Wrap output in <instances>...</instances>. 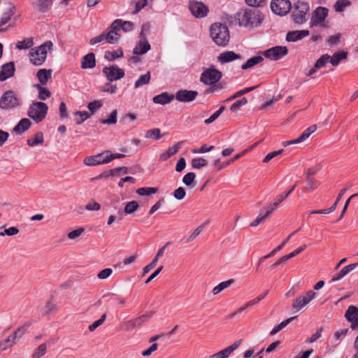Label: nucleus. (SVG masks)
<instances>
[{
    "label": "nucleus",
    "mask_w": 358,
    "mask_h": 358,
    "mask_svg": "<svg viewBox=\"0 0 358 358\" xmlns=\"http://www.w3.org/2000/svg\"><path fill=\"white\" fill-rule=\"evenodd\" d=\"M261 12L255 8H247L236 14V20L241 27H257L263 20Z\"/></svg>",
    "instance_id": "f257e3e1"
},
{
    "label": "nucleus",
    "mask_w": 358,
    "mask_h": 358,
    "mask_svg": "<svg viewBox=\"0 0 358 358\" xmlns=\"http://www.w3.org/2000/svg\"><path fill=\"white\" fill-rule=\"evenodd\" d=\"M210 37L219 46H226L230 38L228 27L222 23L215 22L210 26Z\"/></svg>",
    "instance_id": "f03ea898"
},
{
    "label": "nucleus",
    "mask_w": 358,
    "mask_h": 358,
    "mask_svg": "<svg viewBox=\"0 0 358 358\" xmlns=\"http://www.w3.org/2000/svg\"><path fill=\"white\" fill-rule=\"evenodd\" d=\"M52 47V43L48 41L38 47L31 48L29 52L31 63L35 66L42 65L46 59L48 51H51Z\"/></svg>",
    "instance_id": "7ed1b4c3"
},
{
    "label": "nucleus",
    "mask_w": 358,
    "mask_h": 358,
    "mask_svg": "<svg viewBox=\"0 0 358 358\" xmlns=\"http://www.w3.org/2000/svg\"><path fill=\"white\" fill-rule=\"evenodd\" d=\"M48 107L43 102H34L29 108L27 115L36 122H41L47 115Z\"/></svg>",
    "instance_id": "20e7f679"
},
{
    "label": "nucleus",
    "mask_w": 358,
    "mask_h": 358,
    "mask_svg": "<svg viewBox=\"0 0 358 358\" xmlns=\"http://www.w3.org/2000/svg\"><path fill=\"white\" fill-rule=\"evenodd\" d=\"M309 10V6L307 3L297 1L294 4L292 11V20L296 24H303L307 20L306 15Z\"/></svg>",
    "instance_id": "39448f33"
},
{
    "label": "nucleus",
    "mask_w": 358,
    "mask_h": 358,
    "mask_svg": "<svg viewBox=\"0 0 358 358\" xmlns=\"http://www.w3.org/2000/svg\"><path fill=\"white\" fill-rule=\"evenodd\" d=\"M20 105V99L16 94L9 90L5 92L0 98V108L3 110H10L15 108Z\"/></svg>",
    "instance_id": "423d86ee"
},
{
    "label": "nucleus",
    "mask_w": 358,
    "mask_h": 358,
    "mask_svg": "<svg viewBox=\"0 0 358 358\" xmlns=\"http://www.w3.org/2000/svg\"><path fill=\"white\" fill-rule=\"evenodd\" d=\"M221 78L222 72L214 67H210L201 73L200 81L205 85H210L217 83Z\"/></svg>",
    "instance_id": "0eeeda50"
},
{
    "label": "nucleus",
    "mask_w": 358,
    "mask_h": 358,
    "mask_svg": "<svg viewBox=\"0 0 358 358\" xmlns=\"http://www.w3.org/2000/svg\"><path fill=\"white\" fill-rule=\"evenodd\" d=\"M316 294L312 290L306 292L303 295H300L293 301L292 307L296 311L300 310L305 307L310 301H312Z\"/></svg>",
    "instance_id": "6e6552de"
},
{
    "label": "nucleus",
    "mask_w": 358,
    "mask_h": 358,
    "mask_svg": "<svg viewBox=\"0 0 358 358\" xmlns=\"http://www.w3.org/2000/svg\"><path fill=\"white\" fill-rule=\"evenodd\" d=\"M103 73L109 82L117 80L124 76V71L116 65L105 66L103 69Z\"/></svg>",
    "instance_id": "1a4fd4ad"
},
{
    "label": "nucleus",
    "mask_w": 358,
    "mask_h": 358,
    "mask_svg": "<svg viewBox=\"0 0 358 358\" xmlns=\"http://www.w3.org/2000/svg\"><path fill=\"white\" fill-rule=\"evenodd\" d=\"M292 5L289 0H273L271 3L272 11L276 15H285L291 9Z\"/></svg>",
    "instance_id": "9d476101"
},
{
    "label": "nucleus",
    "mask_w": 358,
    "mask_h": 358,
    "mask_svg": "<svg viewBox=\"0 0 358 358\" xmlns=\"http://www.w3.org/2000/svg\"><path fill=\"white\" fill-rule=\"evenodd\" d=\"M288 50L285 46H275L264 52V56L271 60H278L285 56Z\"/></svg>",
    "instance_id": "9b49d317"
},
{
    "label": "nucleus",
    "mask_w": 358,
    "mask_h": 358,
    "mask_svg": "<svg viewBox=\"0 0 358 358\" xmlns=\"http://www.w3.org/2000/svg\"><path fill=\"white\" fill-rule=\"evenodd\" d=\"M189 8L192 14L198 18L206 16L208 13V8L200 1H190Z\"/></svg>",
    "instance_id": "f8f14e48"
},
{
    "label": "nucleus",
    "mask_w": 358,
    "mask_h": 358,
    "mask_svg": "<svg viewBox=\"0 0 358 358\" xmlns=\"http://www.w3.org/2000/svg\"><path fill=\"white\" fill-rule=\"evenodd\" d=\"M198 92L194 90H180L174 95V98L180 102H190L198 96Z\"/></svg>",
    "instance_id": "ddd939ff"
},
{
    "label": "nucleus",
    "mask_w": 358,
    "mask_h": 358,
    "mask_svg": "<svg viewBox=\"0 0 358 358\" xmlns=\"http://www.w3.org/2000/svg\"><path fill=\"white\" fill-rule=\"evenodd\" d=\"M328 14V10L324 7H318L314 11L311 18V26L322 25Z\"/></svg>",
    "instance_id": "4468645a"
},
{
    "label": "nucleus",
    "mask_w": 358,
    "mask_h": 358,
    "mask_svg": "<svg viewBox=\"0 0 358 358\" xmlns=\"http://www.w3.org/2000/svg\"><path fill=\"white\" fill-rule=\"evenodd\" d=\"M345 317L351 322L350 327L352 329H358V308L354 306L348 307L345 312Z\"/></svg>",
    "instance_id": "2eb2a0df"
},
{
    "label": "nucleus",
    "mask_w": 358,
    "mask_h": 358,
    "mask_svg": "<svg viewBox=\"0 0 358 358\" xmlns=\"http://www.w3.org/2000/svg\"><path fill=\"white\" fill-rule=\"evenodd\" d=\"M15 71V64L10 62L3 64L0 70V81H4L14 75Z\"/></svg>",
    "instance_id": "dca6fc26"
},
{
    "label": "nucleus",
    "mask_w": 358,
    "mask_h": 358,
    "mask_svg": "<svg viewBox=\"0 0 358 358\" xmlns=\"http://www.w3.org/2000/svg\"><path fill=\"white\" fill-rule=\"evenodd\" d=\"M33 8L41 13L47 12L52 4V0H31Z\"/></svg>",
    "instance_id": "f3484780"
},
{
    "label": "nucleus",
    "mask_w": 358,
    "mask_h": 358,
    "mask_svg": "<svg viewBox=\"0 0 358 358\" xmlns=\"http://www.w3.org/2000/svg\"><path fill=\"white\" fill-rule=\"evenodd\" d=\"M150 49V45L146 38H141L134 49V54L136 55H143Z\"/></svg>",
    "instance_id": "a211bd4d"
},
{
    "label": "nucleus",
    "mask_w": 358,
    "mask_h": 358,
    "mask_svg": "<svg viewBox=\"0 0 358 358\" xmlns=\"http://www.w3.org/2000/svg\"><path fill=\"white\" fill-rule=\"evenodd\" d=\"M346 190V188H343V189L341 190L334 203L330 208L324 210H312L309 213V214H329L334 212L336 208L338 203L339 202V201L341 200V197L343 196Z\"/></svg>",
    "instance_id": "6ab92c4d"
},
{
    "label": "nucleus",
    "mask_w": 358,
    "mask_h": 358,
    "mask_svg": "<svg viewBox=\"0 0 358 358\" xmlns=\"http://www.w3.org/2000/svg\"><path fill=\"white\" fill-rule=\"evenodd\" d=\"M309 35L308 30H299L289 31L286 36V40L287 41H296L306 37Z\"/></svg>",
    "instance_id": "aec40b11"
},
{
    "label": "nucleus",
    "mask_w": 358,
    "mask_h": 358,
    "mask_svg": "<svg viewBox=\"0 0 358 358\" xmlns=\"http://www.w3.org/2000/svg\"><path fill=\"white\" fill-rule=\"evenodd\" d=\"M96 66L95 55L90 52L85 55L81 60V68L83 69H93Z\"/></svg>",
    "instance_id": "412c9836"
},
{
    "label": "nucleus",
    "mask_w": 358,
    "mask_h": 358,
    "mask_svg": "<svg viewBox=\"0 0 358 358\" xmlns=\"http://www.w3.org/2000/svg\"><path fill=\"white\" fill-rule=\"evenodd\" d=\"M217 59L222 64H224L241 59V55L234 51H226L221 53Z\"/></svg>",
    "instance_id": "4be33fe9"
},
{
    "label": "nucleus",
    "mask_w": 358,
    "mask_h": 358,
    "mask_svg": "<svg viewBox=\"0 0 358 358\" xmlns=\"http://www.w3.org/2000/svg\"><path fill=\"white\" fill-rule=\"evenodd\" d=\"M174 99V95L169 94L167 92L162 94L153 97L152 101L155 103L165 105L171 102Z\"/></svg>",
    "instance_id": "5701e85b"
},
{
    "label": "nucleus",
    "mask_w": 358,
    "mask_h": 358,
    "mask_svg": "<svg viewBox=\"0 0 358 358\" xmlns=\"http://www.w3.org/2000/svg\"><path fill=\"white\" fill-rule=\"evenodd\" d=\"M306 248V245H303L302 246H301L300 248L296 249L295 250H294L291 253H289V254H288L287 255H285V256L282 257L281 258H280L277 262H275L272 265V266H273V267L278 266L282 263L285 262L288 259L295 257L296 255H297L298 254L301 252L303 250H304Z\"/></svg>",
    "instance_id": "b1692460"
},
{
    "label": "nucleus",
    "mask_w": 358,
    "mask_h": 358,
    "mask_svg": "<svg viewBox=\"0 0 358 358\" xmlns=\"http://www.w3.org/2000/svg\"><path fill=\"white\" fill-rule=\"evenodd\" d=\"M31 124V121L27 118L22 119L18 124L14 127L13 131L17 134H22L29 129Z\"/></svg>",
    "instance_id": "393cba45"
},
{
    "label": "nucleus",
    "mask_w": 358,
    "mask_h": 358,
    "mask_svg": "<svg viewBox=\"0 0 358 358\" xmlns=\"http://www.w3.org/2000/svg\"><path fill=\"white\" fill-rule=\"evenodd\" d=\"M52 71L51 69H42L38 71L37 78L41 85H45L48 80L51 78Z\"/></svg>",
    "instance_id": "a878e982"
},
{
    "label": "nucleus",
    "mask_w": 358,
    "mask_h": 358,
    "mask_svg": "<svg viewBox=\"0 0 358 358\" xmlns=\"http://www.w3.org/2000/svg\"><path fill=\"white\" fill-rule=\"evenodd\" d=\"M348 57V52L345 51H340L335 52L332 57L330 56L329 62L334 66H336L339 64L340 62L346 59Z\"/></svg>",
    "instance_id": "bb28decb"
},
{
    "label": "nucleus",
    "mask_w": 358,
    "mask_h": 358,
    "mask_svg": "<svg viewBox=\"0 0 358 358\" xmlns=\"http://www.w3.org/2000/svg\"><path fill=\"white\" fill-rule=\"evenodd\" d=\"M264 57L260 55L251 57L249 59H248L245 64H243L241 66V69L243 70L251 69V68L254 67L255 66L262 62L264 61Z\"/></svg>",
    "instance_id": "cd10ccee"
},
{
    "label": "nucleus",
    "mask_w": 358,
    "mask_h": 358,
    "mask_svg": "<svg viewBox=\"0 0 358 358\" xmlns=\"http://www.w3.org/2000/svg\"><path fill=\"white\" fill-rule=\"evenodd\" d=\"M16 343L17 340L15 338V336L12 335L8 336L7 338L0 341V351H5L12 348Z\"/></svg>",
    "instance_id": "c85d7f7f"
},
{
    "label": "nucleus",
    "mask_w": 358,
    "mask_h": 358,
    "mask_svg": "<svg viewBox=\"0 0 358 358\" xmlns=\"http://www.w3.org/2000/svg\"><path fill=\"white\" fill-rule=\"evenodd\" d=\"M274 211V208H271V210L268 209L265 213L264 215H262V212L263 211H261L260 210V214L259 215L255 220H253L250 226L252 227H255L257 226H258L259 224H260L264 220H266V218H268L270 215Z\"/></svg>",
    "instance_id": "c756f323"
},
{
    "label": "nucleus",
    "mask_w": 358,
    "mask_h": 358,
    "mask_svg": "<svg viewBox=\"0 0 358 358\" xmlns=\"http://www.w3.org/2000/svg\"><path fill=\"white\" fill-rule=\"evenodd\" d=\"M234 282V279H229V280H228L227 281H224V282H220L219 285H217V286H215L213 289V290H212L213 294V295L218 294L222 291H223L224 289H225L227 287H229Z\"/></svg>",
    "instance_id": "7c9ffc66"
},
{
    "label": "nucleus",
    "mask_w": 358,
    "mask_h": 358,
    "mask_svg": "<svg viewBox=\"0 0 358 358\" xmlns=\"http://www.w3.org/2000/svg\"><path fill=\"white\" fill-rule=\"evenodd\" d=\"M307 185L304 187L303 192H311L317 189L320 185V182L315 180L314 177H306Z\"/></svg>",
    "instance_id": "2f4dec72"
},
{
    "label": "nucleus",
    "mask_w": 358,
    "mask_h": 358,
    "mask_svg": "<svg viewBox=\"0 0 358 358\" xmlns=\"http://www.w3.org/2000/svg\"><path fill=\"white\" fill-rule=\"evenodd\" d=\"M153 314H154V312L149 311V312H146L145 314L134 319L136 327H140L143 324L147 322L152 317Z\"/></svg>",
    "instance_id": "473e14b6"
},
{
    "label": "nucleus",
    "mask_w": 358,
    "mask_h": 358,
    "mask_svg": "<svg viewBox=\"0 0 358 358\" xmlns=\"http://www.w3.org/2000/svg\"><path fill=\"white\" fill-rule=\"evenodd\" d=\"M150 78L151 75L150 71H148L145 74L141 75L135 82L134 87L138 88L143 85H148L150 83Z\"/></svg>",
    "instance_id": "72a5a7b5"
},
{
    "label": "nucleus",
    "mask_w": 358,
    "mask_h": 358,
    "mask_svg": "<svg viewBox=\"0 0 358 358\" xmlns=\"http://www.w3.org/2000/svg\"><path fill=\"white\" fill-rule=\"evenodd\" d=\"M122 56L123 52L121 49H118L115 51H106L104 54V58L110 62L122 57Z\"/></svg>",
    "instance_id": "f704fd0d"
},
{
    "label": "nucleus",
    "mask_w": 358,
    "mask_h": 358,
    "mask_svg": "<svg viewBox=\"0 0 358 358\" xmlns=\"http://www.w3.org/2000/svg\"><path fill=\"white\" fill-rule=\"evenodd\" d=\"M296 317H291L281 322L280 324H278V325L275 326L273 328V329L270 332V334L272 336L276 334L278 332L284 329L287 325H288Z\"/></svg>",
    "instance_id": "c9c22d12"
},
{
    "label": "nucleus",
    "mask_w": 358,
    "mask_h": 358,
    "mask_svg": "<svg viewBox=\"0 0 358 358\" xmlns=\"http://www.w3.org/2000/svg\"><path fill=\"white\" fill-rule=\"evenodd\" d=\"M43 143V135L42 133L38 132L32 138L27 140V144L29 146L34 147L38 144Z\"/></svg>",
    "instance_id": "e433bc0d"
},
{
    "label": "nucleus",
    "mask_w": 358,
    "mask_h": 358,
    "mask_svg": "<svg viewBox=\"0 0 358 358\" xmlns=\"http://www.w3.org/2000/svg\"><path fill=\"white\" fill-rule=\"evenodd\" d=\"M75 116V120L76 124H82L85 120L90 117L91 114L86 111H76L74 113Z\"/></svg>",
    "instance_id": "4c0bfd02"
},
{
    "label": "nucleus",
    "mask_w": 358,
    "mask_h": 358,
    "mask_svg": "<svg viewBox=\"0 0 358 358\" xmlns=\"http://www.w3.org/2000/svg\"><path fill=\"white\" fill-rule=\"evenodd\" d=\"M34 45L33 38L30 37L16 43V48L18 50H26Z\"/></svg>",
    "instance_id": "58836bf2"
},
{
    "label": "nucleus",
    "mask_w": 358,
    "mask_h": 358,
    "mask_svg": "<svg viewBox=\"0 0 358 358\" xmlns=\"http://www.w3.org/2000/svg\"><path fill=\"white\" fill-rule=\"evenodd\" d=\"M106 41L108 43H115L119 40L120 36L115 31L110 29L108 33H105Z\"/></svg>",
    "instance_id": "ea45409f"
},
{
    "label": "nucleus",
    "mask_w": 358,
    "mask_h": 358,
    "mask_svg": "<svg viewBox=\"0 0 358 358\" xmlns=\"http://www.w3.org/2000/svg\"><path fill=\"white\" fill-rule=\"evenodd\" d=\"M99 157L95 156L87 157L84 159V163L87 166H95L101 164H107V160L98 161Z\"/></svg>",
    "instance_id": "a19ab883"
},
{
    "label": "nucleus",
    "mask_w": 358,
    "mask_h": 358,
    "mask_svg": "<svg viewBox=\"0 0 358 358\" xmlns=\"http://www.w3.org/2000/svg\"><path fill=\"white\" fill-rule=\"evenodd\" d=\"M317 129V126L315 124H313L308 128H307L301 135L298 137L300 143L304 141L307 139L313 133H314Z\"/></svg>",
    "instance_id": "79ce46f5"
},
{
    "label": "nucleus",
    "mask_w": 358,
    "mask_h": 358,
    "mask_svg": "<svg viewBox=\"0 0 358 358\" xmlns=\"http://www.w3.org/2000/svg\"><path fill=\"white\" fill-rule=\"evenodd\" d=\"M46 351L47 345L45 343H42L34 350L31 357L32 358H41L46 353Z\"/></svg>",
    "instance_id": "37998d69"
},
{
    "label": "nucleus",
    "mask_w": 358,
    "mask_h": 358,
    "mask_svg": "<svg viewBox=\"0 0 358 358\" xmlns=\"http://www.w3.org/2000/svg\"><path fill=\"white\" fill-rule=\"evenodd\" d=\"M138 207L139 206L136 201H131L126 204L124 208V212L126 214H131L134 213Z\"/></svg>",
    "instance_id": "c03bdc74"
},
{
    "label": "nucleus",
    "mask_w": 358,
    "mask_h": 358,
    "mask_svg": "<svg viewBox=\"0 0 358 358\" xmlns=\"http://www.w3.org/2000/svg\"><path fill=\"white\" fill-rule=\"evenodd\" d=\"M248 103V99L245 97L241 98L236 101L230 107V110L231 112H237L241 107L246 105Z\"/></svg>",
    "instance_id": "a18cd8bd"
},
{
    "label": "nucleus",
    "mask_w": 358,
    "mask_h": 358,
    "mask_svg": "<svg viewBox=\"0 0 358 358\" xmlns=\"http://www.w3.org/2000/svg\"><path fill=\"white\" fill-rule=\"evenodd\" d=\"M57 310V306L55 303H54L52 301H48L45 303V307L43 308V314L44 315H49L52 314V313L56 312Z\"/></svg>",
    "instance_id": "49530a36"
},
{
    "label": "nucleus",
    "mask_w": 358,
    "mask_h": 358,
    "mask_svg": "<svg viewBox=\"0 0 358 358\" xmlns=\"http://www.w3.org/2000/svg\"><path fill=\"white\" fill-rule=\"evenodd\" d=\"M145 136L147 138H153L155 140H158L162 137V135L161 134L160 129L158 128H155L148 130Z\"/></svg>",
    "instance_id": "de8ad7c7"
},
{
    "label": "nucleus",
    "mask_w": 358,
    "mask_h": 358,
    "mask_svg": "<svg viewBox=\"0 0 358 358\" xmlns=\"http://www.w3.org/2000/svg\"><path fill=\"white\" fill-rule=\"evenodd\" d=\"M330 55L324 54L322 55L315 63V69L324 67L327 62H329Z\"/></svg>",
    "instance_id": "09e8293b"
},
{
    "label": "nucleus",
    "mask_w": 358,
    "mask_h": 358,
    "mask_svg": "<svg viewBox=\"0 0 358 358\" xmlns=\"http://www.w3.org/2000/svg\"><path fill=\"white\" fill-rule=\"evenodd\" d=\"M157 191L156 187H141L136 190V193L141 196H148L155 194Z\"/></svg>",
    "instance_id": "8fccbe9b"
},
{
    "label": "nucleus",
    "mask_w": 358,
    "mask_h": 358,
    "mask_svg": "<svg viewBox=\"0 0 358 358\" xmlns=\"http://www.w3.org/2000/svg\"><path fill=\"white\" fill-rule=\"evenodd\" d=\"M192 166L194 169H201L203 166H206L208 164V162L206 159L201 158V157H197L194 158L192 160Z\"/></svg>",
    "instance_id": "3c124183"
},
{
    "label": "nucleus",
    "mask_w": 358,
    "mask_h": 358,
    "mask_svg": "<svg viewBox=\"0 0 358 358\" xmlns=\"http://www.w3.org/2000/svg\"><path fill=\"white\" fill-rule=\"evenodd\" d=\"M350 5L349 0H338L334 4V9L336 12H342L347 6Z\"/></svg>",
    "instance_id": "603ef678"
},
{
    "label": "nucleus",
    "mask_w": 358,
    "mask_h": 358,
    "mask_svg": "<svg viewBox=\"0 0 358 358\" xmlns=\"http://www.w3.org/2000/svg\"><path fill=\"white\" fill-rule=\"evenodd\" d=\"M117 111L116 110H113L108 118L101 120V122L103 124H115L117 122Z\"/></svg>",
    "instance_id": "864d4df0"
},
{
    "label": "nucleus",
    "mask_w": 358,
    "mask_h": 358,
    "mask_svg": "<svg viewBox=\"0 0 358 358\" xmlns=\"http://www.w3.org/2000/svg\"><path fill=\"white\" fill-rule=\"evenodd\" d=\"M225 110L224 106H221L218 110L215 112L209 118L206 119L204 121V123L206 124H209L215 121L219 116L223 113V111Z\"/></svg>",
    "instance_id": "5fc2aeb1"
},
{
    "label": "nucleus",
    "mask_w": 358,
    "mask_h": 358,
    "mask_svg": "<svg viewBox=\"0 0 358 358\" xmlns=\"http://www.w3.org/2000/svg\"><path fill=\"white\" fill-rule=\"evenodd\" d=\"M85 209L89 211H98L101 209V205L94 199H91L85 206Z\"/></svg>",
    "instance_id": "6e6d98bb"
},
{
    "label": "nucleus",
    "mask_w": 358,
    "mask_h": 358,
    "mask_svg": "<svg viewBox=\"0 0 358 358\" xmlns=\"http://www.w3.org/2000/svg\"><path fill=\"white\" fill-rule=\"evenodd\" d=\"M117 85H112L110 82L106 83L101 87V90L103 92H108L111 94H115L117 92Z\"/></svg>",
    "instance_id": "4d7b16f0"
},
{
    "label": "nucleus",
    "mask_w": 358,
    "mask_h": 358,
    "mask_svg": "<svg viewBox=\"0 0 358 358\" xmlns=\"http://www.w3.org/2000/svg\"><path fill=\"white\" fill-rule=\"evenodd\" d=\"M283 152H284V150L283 149L269 152L263 159L262 162H263V163H265V164L268 163L271 159H273L275 157L282 154Z\"/></svg>",
    "instance_id": "13d9d810"
},
{
    "label": "nucleus",
    "mask_w": 358,
    "mask_h": 358,
    "mask_svg": "<svg viewBox=\"0 0 358 358\" xmlns=\"http://www.w3.org/2000/svg\"><path fill=\"white\" fill-rule=\"evenodd\" d=\"M106 314H103L100 319L93 322L92 324H90L88 327L89 330L90 331H94L97 327L101 326L106 320Z\"/></svg>",
    "instance_id": "bf43d9fd"
},
{
    "label": "nucleus",
    "mask_w": 358,
    "mask_h": 358,
    "mask_svg": "<svg viewBox=\"0 0 358 358\" xmlns=\"http://www.w3.org/2000/svg\"><path fill=\"white\" fill-rule=\"evenodd\" d=\"M247 152V150H243L241 153L235 155L234 157H232L231 159H229L228 162H224L220 165L219 170H222V169H224L227 166H229L231 163L235 162L236 160L238 159L240 157L243 156Z\"/></svg>",
    "instance_id": "052dcab7"
},
{
    "label": "nucleus",
    "mask_w": 358,
    "mask_h": 358,
    "mask_svg": "<svg viewBox=\"0 0 358 358\" xmlns=\"http://www.w3.org/2000/svg\"><path fill=\"white\" fill-rule=\"evenodd\" d=\"M84 228L80 227L68 233L67 236L69 239L73 240L80 236L84 233Z\"/></svg>",
    "instance_id": "680f3d73"
},
{
    "label": "nucleus",
    "mask_w": 358,
    "mask_h": 358,
    "mask_svg": "<svg viewBox=\"0 0 358 358\" xmlns=\"http://www.w3.org/2000/svg\"><path fill=\"white\" fill-rule=\"evenodd\" d=\"M102 106L101 101H94L88 103L87 108L90 110L91 115L98 109Z\"/></svg>",
    "instance_id": "e2e57ef3"
},
{
    "label": "nucleus",
    "mask_w": 358,
    "mask_h": 358,
    "mask_svg": "<svg viewBox=\"0 0 358 358\" xmlns=\"http://www.w3.org/2000/svg\"><path fill=\"white\" fill-rule=\"evenodd\" d=\"M195 177H196V176L194 173H192V172L187 173L183 177L182 182L187 186H190L193 183Z\"/></svg>",
    "instance_id": "0e129e2a"
},
{
    "label": "nucleus",
    "mask_w": 358,
    "mask_h": 358,
    "mask_svg": "<svg viewBox=\"0 0 358 358\" xmlns=\"http://www.w3.org/2000/svg\"><path fill=\"white\" fill-rule=\"evenodd\" d=\"M122 328L125 331L128 332V331H131L133 329L137 328V327L136 325V323H135L134 319H132V320H129L124 322L123 324Z\"/></svg>",
    "instance_id": "69168bd1"
},
{
    "label": "nucleus",
    "mask_w": 358,
    "mask_h": 358,
    "mask_svg": "<svg viewBox=\"0 0 358 358\" xmlns=\"http://www.w3.org/2000/svg\"><path fill=\"white\" fill-rule=\"evenodd\" d=\"M19 233V229L15 227H10L5 229L3 231L0 232V236H14Z\"/></svg>",
    "instance_id": "338daca9"
},
{
    "label": "nucleus",
    "mask_w": 358,
    "mask_h": 358,
    "mask_svg": "<svg viewBox=\"0 0 358 358\" xmlns=\"http://www.w3.org/2000/svg\"><path fill=\"white\" fill-rule=\"evenodd\" d=\"M13 15V13L10 10L5 12L0 19V27L8 23L10 20Z\"/></svg>",
    "instance_id": "774afa93"
}]
</instances>
